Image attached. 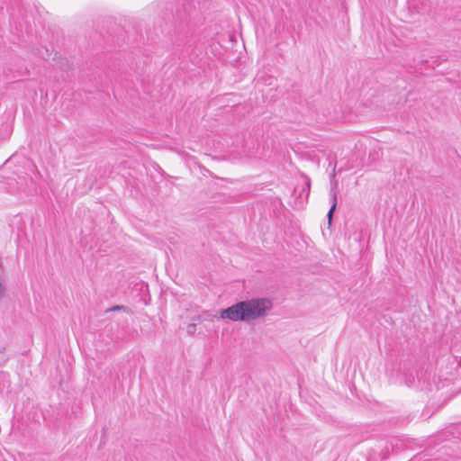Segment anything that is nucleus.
Masks as SVG:
<instances>
[{
  "label": "nucleus",
  "mask_w": 461,
  "mask_h": 461,
  "mask_svg": "<svg viewBox=\"0 0 461 461\" xmlns=\"http://www.w3.org/2000/svg\"><path fill=\"white\" fill-rule=\"evenodd\" d=\"M125 310V307L123 305H115L111 308H109L106 312H114V311H121Z\"/></svg>",
  "instance_id": "5"
},
{
  "label": "nucleus",
  "mask_w": 461,
  "mask_h": 461,
  "mask_svg": "<svg viewBox=\"0 0 461 461\" xmlns=\"http://www.w3.org/2000/svg\"><path fill=\"white\" fill-rule=\"evenodd\" d=\"M310 188H311V181L307 177L306 180H305V186L303 188V190H302V192L300 194V196H302L303 194H305V196L307 198L309 196V194H310Z\"/></svg>",
  "instance_id": "4"
},
{
  "label": "nucleus",
  "mask_w": 461,
  "mask_h": 461,
  "mask_svg": "<svg viewBox=\"0 0 461 461\" xmlns=\"http://www.w3.org/2000/svg\"><path fill=\"white\" fill-rule=\"evenodd\" d=\"M330 200H331V206L327 214L329 226L331 225L332 216H333V213L337 207L338 191H337L336 187L332 186L330 188Z\"/></svg>",
  "instance_id": "2"
},
{
  "label": "nucleus",
  "mask_w": 461,
  "mask_h": 461,
  "mask_svg": "<svg viewBox=\"0 0 461 461\" xmlns=\"http://www.w3.org/2000/svg\"><path fill=\"white\" fill-rule=\"evenodd\" d=\"M5 294V287L3 285V284L0 282V298L3 297Z\"/></svg>",
  "instance_id": "7"
},
{
  "label": "nucleus",
  "mask_w": 461,
  "mask_h": 461,
  "mask_svg": "<svg viewBox=\"0 0 461 461\" xmlns=\"http://www.w3.org/2000/svg\"><path fill=\"white\" fill-rule=\"evenodd\" d=\"M183 8L185 13H186L188 15H191L196 9V5L194 4L187 3L184 5Z\"/></svg>",
  "instance_id": "3"
},
{
  "label": "nucleus",
  "mask_w": 461,
  "mask_h": 461,
  "mask_svg": "<svg viewBox=\"0 0 461 461\" xmlns=\"http://www.w3.org/2000/svg\"><path fill=\"white\" fill-rule=\"evenodd\" d=\"M260 80H261V77H258L257 78V83L258 84L260 82Z\"/></svg>",
  "instance_id": "8"
},
{
  "label": "nucleus",
  "mask_w": 461,
  "mask_h": 461,
  "mask_svg": "<svg viewBox=\"0 0 461 461\" xmlns=\"http://www.w3.org/2000/svg\"><path fill=\"white\" fill-rule=\"evenodd\" d=\"M273 309V302L267 297H256L236 303L221 311L220 317L231 321L249 322L264 319Z\"/></svg>",
  "instance_id": "1"
},
{
  "label": "nucleus",
  "mask_w": 461,
  "mask_h": 461,
  "mask_svg": "<svg viewBox=\"0 0 461 461\" xmlns=\"http://www.w3.org/2000/svg\"><path fill=\"white\" fill-rule=\"evenodd\" d=\"M194 331H195V325L190 324L187 328V332L190 334H193V333H194Z\"/></svg>",
  "instance_id": "6"
}]
</instances>
